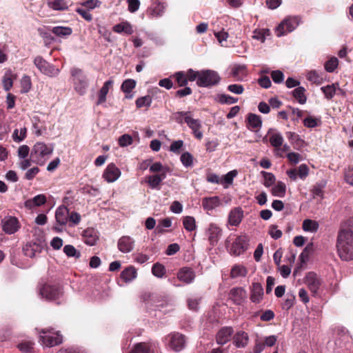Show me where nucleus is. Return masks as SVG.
<instances>
[{
    "label": "nucleus",
    "instance_id": "41",
    "mask_svg": "<svg viewBox=\"0 0 353 353\" xmlns=\"http://www.w3.org/2000/svg\"><path fill=\"white\" fill-rule=\"evenodd\" d=\"M68 216L69 210L65 206H59L55 212L56 221H67Z\"/></svg>",
    "mask_w": 353,
    "mask_h": 353
},
{
    "label": "nucleus",
    "instance_id": "33",
    "mask_svg": "<svg viewBox=\"0 0 353 353\" xmlns=\"http://www.w3.org/2000/svg\"><path fill=\"white\" fill-rule=\"evenodd\" d=\"M248 273L246 268L242 265H234L230 272L232 278L245 277Z\"/></svg>",
    "mask_w": 353,
    "mask_h": 353
},
{
    "label": "nucleus",
    "instance_id": "64",
    "mask_svg": "<svg viewBox=\"0 0 353 353\" xmlns=\"http://www.w3.org/2000/svg\"><path fill=\"white\" fill-rule=\"evenodd\" d=\"M30 153V148L26 145H22L19 147L17 154L19 159L27 158Z\"/></svg>",
    "mask_w": 353,
    "mask_h": 353
},
{
    "label": "nucleus",
    "instance_id": "39",
    "mask_svg": "<svg viewBox=\"0 0 353 353\" xmlns=\"http://www.w3.org/2000/svg\"><path fill=\"white\" fill-rule=\"evenodd\" d=\"M149 170L152 173H163V172L167 174V172L170 171V169L167 166H163L161 162L151 163Z\"/></svg>",
    "mask_w": 353,
    "mask_h": 353
},
{
    "label": "nucleus",
    "instance_id": "56",
    "mask_svg": "<svg viewBox=\"0 0 353 353\" xmlns=\"http://www.w3.org/2000/svg\"><path fill=\"white\" fill-rule=\"evenodd\" d=\"M269 32L268 29L255 30L253 32L252 38L261 42H264L265 40V34Z\"/></svg>",
    "mask_w": 353,
    "mask_h": 353
},
{
    "label": "nucleus",
    "instance_id": "6",
    "mask_svg": "<svg viewBox=\"0 0 353 353\" xmlns=\"http://www.w3.org/2000/svg\"><path fill=\"white\" fill-rule=\"evenodd\" d=\"M221 77L216 71L212 70H200L196 85L202 88H210L219 83Z\"/></svg>",
    "mask_w": 353,
    "mask_h": 353
},
{
    "label": "nucleus",
    "instance_id": "47",
    "mask_svg": "<svg viewBox=\"0 0 353 353\" xmlns=\"http://www.w3.org/2000/svg\"><path fill=\"white\" fill-rule=\"evenodd\" d=\"M39 36L44 40L45 43H50L54 41V37L51 35L50 31L46 28H39L37 29Z\"/></svg>",
    "mask_w": 353,
    "mask_h": 353
},
{
    "label": "nucleus",
    "instance_id": "46",
    "mask_svg": "<svg viewBox=\"0 0 353 353\" xmlns=\"http://www.w3.org/2000/svg\"><path fill=\"white\" fill-rule=\"evenodd\" d=\"M261 174L263 175V176L264 178L263 185L265 187L269 188V187L272 186L275 183L276 178H275V176L272 173L268 172L265 171H262L261 172Z\"/></svg>",
    "mask_w": 353,
    "mask_h": 353
},
{
    "label": "nucleus",
    "instance_id": "59",
    "mask_svg": "<svg viewBox=\"0 0 353 353\" xmlns=\"http://www.w3.org/2000/svg\"><path fill=\"white\" fill-rule=\"evenodd\" d=\"M21 87L23 92H28L31 88V80L29 76L24 75L21 79Z\"/></svg>",
    "mask_w": 353,
    "mask_h": 353
},
{
    "label": "nucleus",
    "instance_id": "35",
    "mask_svg": "<svg viewBox=\"0 0 353 353\" xmlns=\"http://www.w3.org/2000/svg\"><path fill=\"white\" fill-rule=\"evenodd\" d=\"M286 192V185L282 181H279L277 183L272 187L271 192L273 196L278 197H283Z\"/></svg>",
    "mask_w": 353,
    "mask_h": 353
},
{
    "label": "nucleus",
    "instance_id": "17",
    "mask_svg": "<svg viewBox=\"0 0 353 353\" xmlns=\"http://www.w3.org/2000/svg\"><path fill=\"white\" fill-rule=\"evenodd\" d=\"M177 278L185 283H190L195 278L194 271L188 268H181L177 273Z\"/></svg>",
    "mask_w": 353,
    "mask_h": 353
},
{
    "label": "nucleus",
    "instance_id": "16",
    "mask_svg": "<svg viewBox=\"0 0 353 353\" xmlns=\"http://www.w3.org/2000/svg\"><path fill=\"white\" fill-rule=\"evenodd\" d=\"M305 283L310 292L314 295L316 294L321 285L317 276L313 272H309L306 276Z\"/></svg>",
    "mask_w": 353,
    "mask_h": 353
},
{
    "label": "nucleus",
    "instance_id": "58",
    "mask_svg": "<svg viewBox=\"0 0 353 353\" xmlns=\"http://www.w3.org/2000/svg\"><path fill=\"white\" fill-rule=\"evenodd\" d=\"M132 143V138L130 134H125L119 138V144L121 147H126Z\"/></svg>",
    "mask_w": 353,
    "mask_h": 353
},
{
    "label": "nucleus",
    "instance_id": "20",
    "mask_svg": "<svg viewBox=\"0 0 353 353\" xmlns=\"http://www.w3.org/2000/svg\"><path fill=\"white\" fill-rule=\"evenodd\" d=\"M263 296V286L259 283H253L251 290L250 299L254 303H259Z\"/></svg>",
    "mask_w": 353,
    "mask_h": 353
},
{
    "label": "nucleus",
    "instance_id": "51",
    "mask_svg": "<svg viewBox=\"0 0 353 353\" xmlns=\"http://www.w3.org/2000/svg\"><path fill=\"white\" fill-rule=\"evenodd\" d=\"M152 103V97L150 95H146L139 97L136 100V105L137 108L149 107Z\"/></svg>",
    "mask_w": 353,
    "mask_h": 353
},
{
    "label": "nucleus",
    "instance_id": "34",
    "mask_svg": "<svg viewBox=\"0 0 353 353\" xmlns=\"http://www.w3.org/2000/svg\"><path fill=\"white\" fill-rule=\"evenodd\" d=\"M51 32L59 37H65L70 36L72 33V30L70 27L56 26L52 28Z\"/></svg>",
    "mask_w": 353,
    "mask_h": 353
},
{
    "label": "nucleus",
    "instance_id": "9",
    "mask_svg": "<svg viewBox=\"0 0 353 353\" xmlns=\"http://www.w3.org/2000/svg\"><path fill=\"white\" fill-rule=\"evenodd\" d=\"M248 241L249 239L245 235L238 236L232 244L230 249V254L239 256L243 253L248 248Z\"/></svg>",
    "mask_w": 353,
    "mask_h": 353
},
{
    "label": "nucleus",
    "instance_id": "13",
    "mask_svg": "<svg viewBox=\"0 0 353 353\" xmlns=\"http://www.w3.org/2000/svg\"><path fill=\"white\" fill-rule=\"evenodd\" d=\"M185 123L192 130L194 136L198 139H201L203 137V132L200 130V128H201V121L193 119L190 114V117H186Z\"/></svg>",
    "mask_w": 353,
    "mask_h": 353
},
{
    "label": "nucleus",
    "instance_id": "37",
    "mask_svg": "<svg viewBox=\"0 0 353 353\" xmlns=\"http://www.w3.org/2000/svg\"><path fill=\"white\" fill-rule=\"evenodd\" d=\"M130 353H154V351L149 344L139 343L134 345Z\"/></svg>",
    "mask_w": 353,
    "mask_h": 353
},
{
    "label": "nucleus",
    "instance_id": "10",
    "mask_svg": "<svg viewBox=\"0 0 353 353\" xmlns=\"http://www.w3.org/2000/svg\"><path fill=\"white\" fill-rule=\"evenodd\" d=\"M166 339L169 347L176 352L181 351L185 345V336L178 332L169 334Z\"/></svg>",
    "mask_w": 353,
    "mask_h": 353
},
{
    "label": "nucleus",
    "instance_id": "26",
    "mask_svg": "<svg viewBox=\"0 0 353 353\" xmlns=\"http://www.w3.org/2000/svg\"><path fill=\"white\" fill-rule=\"evenodd\" d=\"M248 341V334L243 331L238 332L234 336V343L237 347H244L247 345Z\"/></svg>",
    "mask_w": 353,
    "mask_h": 353
},
{
    "label": "nucleus",
    "instance_id": "3",
    "mask_svg": "<svg viewBox=\"0 0 353 353\" xmlns=\"http://www.w3.org/2000/svg\"><path fill=\"white\" fill-rule=\"evenodd\" d=\"M54 146L52 143L46 144L37 142L30 151V158L33 163L43 165L53 152Z\"/></svg>",
    "mask_w": 353,
    "mask_h": 353
},
{
    "label": "nucleus",
    "instance_id": "44",
    "mask_svg": "<svg viewBox=\"0 0 353 353\" xmlns=\"http://www.w3.org/2000/svg\"><path fill=\"white\" fill-rule=\"evenodd\" d=\"M243 218V211L241 208H235L232 210L228 217V221H241Z\"/></svg>",
    "mask_w": 353,
    "mask_h": 353
},
{
    "label": "nucleus",
    "instance_id": "29",
    "mask_svg": "<svg viewBox=\"0 0 353 353\" xmlns=\"http://www.w3.org/2000/svg\"><path fill=\"white\" fill-rule=\"evenodd\" d=\"M248 128L252 130L259 129L262 125V121L259 115L250 113L248 115Z\"/></svg>",
    "mask_w": 353,
    "mask_h": 353
},
{
    "label": "nucleus",
    "instance_id": "40",
    "mask_svg": "<svg viewBox=\"0 0 353 353\" xmlns=\"http://www.w3.org/2000/svg\"><path fill=\"white\" fill-rule=\"evenodd\" d=\"M305 88L303 87H298L292 91L294 97L301 104H304L306 102L307 98L305 95Z\"/></svg>",
    "mask_w": 353,
    "mask_h": 353
},
{
    "label": "nucleus",
    "instance_id": "62",
    "mask_svg": "<svg viewBox=\"0 0 353 353\" xmlns=\"http://www.w3.org/2000/svg\"><path fill=\"white\" fill-rule=\"evenodd\" d=\"M183 146V141L182 140L174 141L170 146L171 152L179 154Z\"/></svg>",
    "mask_w": 353,
    "mask_h": 353
},
{
    "label": "nucleus",
    "instance_id": "48",
    "mask_svg": "<svg viewBox=\"0 0 353 353\" xmlns=\"http://www.w3.org/2000/svg\"><path fill=\"white\" fill-rule=\"evenodd\" d=\"M180 160L185 168L192 167L193 165V156L188 152H183L181 155Z\"/></svg>",
    "mask_w": 353,
    "mask_h": 353
},
{
    "label": "nucleus",
    "instance_id": "43",
    "mask_svg": "<svg viewBox=\"0 0 353 353\" xmlns=\"http://www.w3.org/2000/svg\"><path fill=\"white\" fill-rule=\"evenodd\" d=\"M63 252L68 257H74L79 259L81 256L79 251L72 245H66L63 248Z\"/></svg>",
    "mask_w": 353,
    "mask_h": 353
},
{
    "label": "nucleus",
    "instance_id": "11",
    "mask_svg": "<svg viewBox=\"0 0 353 353\" xmlns=\"http://www.w3.org/2000/svg\"><path fill=\"white\" fill-rule=\"evenodd\" d=\"M61 294V288L54 285H44L40 290V294L48 300H55Z\"/></svg>",
    "mask_w": 353,
    "mask_h": 353
},
{
    "label": "nucleus",
    "instance_id": "5",
    "mask_svg": "<svg viewBox=\"0 0 353 353\" xmlns=\"http://www.w3.org/2000/svg\"><path fill=\"white\" fill-rule=\"evenodd\" d=\"M39 341L43 346L51 347L61 344L63 337L59 332L52 328L42 329L40 332Z\"/></svg>",
    "mask_w": 353,
    "mask_h": 353
},
{
    "label": "nucleus",
    "instance_id": "50",
    "mask_svg": "<svg viewBox=\"0 0 353 353\" xmlns=\"http://www.w3.org/2000/svg\"><path fill=\"white\" fill-rule=\"evenodd\" d=\"M218 101L222 104H233L237 102L238 99L225 94L218 95Z\"/></svg>",
    "mask_w": 353,
    "mask_h": 353
},
{
    "label": "nucleus",
    "instance_id": "60",
    "mask_svg": "<svg viewBox=\"0 0 353 353\" xmlns=\"http://www.w3.org/2000/svg\"><path fill=\"white\" fill-rule=\"evenodd\" d=\"M298 176L301 179H305L309 174V168L306 164H301L299 166Z\"/></svg>",
    "mask_w": 353,
    "mask_h": 353
},
{
    "label": "nucleus",
    "instance_id": "30",
    "mask_svg": "<svg viewBox=\"0 0 353 353\" xmlns=\"http://www.w3.org/2000/svg\"><path fill=\"white\" fill-rule=\"evenodd\" d=\"M46 196L44 194H38L31 199H28L26 201L25 205L28 208H33L35 206H41L46 203Z\"/></svg>",
    "mask_w": 353,
    "mask_h": 353
},
{
    "label": "nucleus",
    "instance_id": "63",
    "mask_svg": "<svg viewBox=\"0 0 353 353\" xmlns=\"http://www.w3.org/2000/svg\"><path fill=\"white\" fill-rule=\"evenodd\" d=\"M286 157L288 161L293 164H297L302 160L301 155L294 152L288 153Z\"/></svg>",
    "mask_w": 353,
    "mask_h": 353
},
{
    "label": "nucleus",
    "instance_id": "27",
    "mask_svg": "<svg viewBox=\"0 0 353 353\" xmlns=\"http://www.w3.org/2000/svg\"><path fill=\"white\" fill-rule=\"evenodd\" d=\"M220 205L218 196L205 197L202 200V206L205 210H212Z\"/></svg>",
    "mask_w": 353,
    "mask_h": 353
},
{
    "label": "nucleus",
    "instance_id": "7",
    "mask_svg": "<svg viewBox=\"0 0 353 353\" xmlns=\"http://www.w3.org/2000/svg\"><path fill=\"white\" fill-rule=\"evenodd\" d=\"M300 21V18L297 16L287 17L276 29V35L280 37L292 32L299 25Z\"/></svg>",
    "mask_w": 353,
    "mask_h": 353
},
{
    "label": "nucleus",
    "instance_id": "31",
    "mask_svg": "<svg viewBox=\"0 0 353 353\" xmlns=\"http://www.w3.org/2000/svg\"><path fill=\"white\" fill-rule=\"evenodd\" d=\"M68 1L66 0H50L48 6L54 10H66L68 8Z\"/></svg>",
    "mask_w": 353,
    "mask_h": 353
},
{
    "label": "nucleus",
    "instance_id": "25",
    "mask_svg": "<svg viewBox=\"0 0 353 353\" xmlns=\"http://www.w3.org/2000/svg\"><path fill=\"white\" fill-rule=\"evenodd\" d=\"M84 241L90 246L94 245L99 239L98 233L93 229H87L83 231Z\"/></svg>",
    "mask_w": 353,
    "mask_h": 353
},
{
    "label": "nucleus",
    "instance_id": "32",
    "mask_svg": "<svg viewBox=\"0 0 353 353\" xmlns=\"http://www.w3.org/2000/svg\"><path fill=\"white\" fill-rule=\"evenodd\" d=\"M165 12V6L162 3H157L148 10V15L150 17H161Z\"/></svg>",
    "mask_w": 353,
    "mask_h": 353
},
{
    "label": "nucleus",
    "instance_id": "1",
    "mask_svg": "<svg viewBox=\"0 0 353 353\" xmlns=\"http://www.w3.org/2000/svg\"><path fill=\"white\" fill-rule=\"evenodd\" d=\"M336 251L343 261L353 260V222L342 225L338 232Z\"/></svg>",
    "mask_w": 353,
    "mask_h": 353
},
{
    "label": "nucleus",
    "instance_id": "49",
    "mask_svg": "<svg viewBox=\"0 0 353 353\" xmlns=\"http://www.w3.org/2000/svg\"><path fill=\"white\" fill-rule=\"evenodd\" d=\"M321 90L327 99H331L336 93V88L334 84L321 87Z\"/></svg>",
    "mask_w": 353,
    "mask_h": 353
},
{
    "label": "nucleus",
    "instance_id": "52",
    "mask_svg": "<svg viewBox=\"0 0 353 353\" xmlns=\"http://www.w3.org/2000/svg\"><path fill=\"white\" fill-rule=\"evenodd\" d=\"M26 128H21L20 130L15 129L12 134L13 139L17 142L23 141L26 136Z\"/></svg>",
    "mask_w": 353,
    "mask_h": 353
},
{
    "label": "nucleus",
    "instance_id": "42",
    "mask_svg": "<svg viewBox=\"0 0 353 353\" xmlns=\"http://www.w3.org/2000/svg\"><path fill=\"white\" fill-rule=\"evenodd\" d=\"M165 272L166 270L164 265L159 263H154L152 268V273L156 277L162 278L165 274Z\"/></svg>",
    "mask_w": 353,
    "mask_h": 353
},
{
    "label": "nucleus",
    "instance_id": "24",
    "mask_svg": "<svg viewBox=\"0 0 353 353\" xmlns=\"http://www.w3.org/2000/svg\"><path fill=\"white\" fill-rule=\"evenodd\" d=\"M112 29L114 32L119 34L124 33L125 34L130 35L134 32L132 25L128 21L116 24L113 26Z\"/></svg>",
    "mask_w": 353,
    "mask_h": 353
},
{
    "label": "nucleus",
    "instance_id": "12",
    "mask_svg": "<svg viewBox=\"0 0 353 353\" xmlns=\"http://www.w3.org/2000/svg\"><path fill=\"white\" fill-rule=\"evenodd\" d=\"M121 174L120 170L114 163H110L105 169L103 178L108 183H113L120 177Z\"/></svg>",
    "mask_w": 353,
    "mask_h": 353
},
{
    "label": "nucleus",
    "instance_id": "14",
    "mask_svg": "<svg viewBox=\"0 0 353 353\" xmlns=\"http://www.w3.org/2000/svg\"><path fill=\"white\" fill-rule=\"evenodd\" d=\"M117 247L120 252L129 253L134 249V241L129 236H123L119 239Z\"/></svg>",
    "mask_w": 353,
    "mask_h": 353
},
{
    "label": "nucleus",
    "instance_id": "19",
    "mask_svg": "<svg viewBox=\"0 0 353 353\" xmlns=\"http://www.w3.org/2000/svg\"><path fill=\"white\" fill-rule=\"evenodd\" d=\"M113 83L114 81L112 79H109L103 83L98 94V99L97 101V105H101L105 102L106 96L109 92L110 88L112 87Z\"/></svg>",
    "mask_w": 353,
    "mask_h": 353
},
{
    "label": "nucleus",
    "instance_id": "38",
    "mask_svg": "<svg viewBox=\"0 0 353 353\" xmlns=\"http://www.w3.org/2000/svg\"><path fill=\"white\" fill-rule=\"evenodd\" d=\"M20 228L19 222H3V230L9 234H14Z\"/></svg>",
    "mask_w": 353,
    "mask_h": 353
},
{
    "label": "nucleus",
    "instance_id": "28",
    "mask_svg": "<svg viewBox=\"0 0 353 353\" xmlns=\"http://www.w3.org/2000/svg\"><path fill=\"white\" fill-rule=\"evenodd\" d=\"M208 239L211 244H214L217 242L221 234V230L215 223L210 224L208 230Z\"/></svg>",
    "mask_w": 353,
    "mask_h": 353
},
{
    "label": "nucleus",
    "instance_id": "15",
    "mask_svg": "<svg viewBox=\"0 0 353 353\" xmlns=\"http://www.w3.org/2000/svg\"><path fill=\"white\" fill-rule=\"evenodd\" d=\"M166 176L167 174L164 172L163 173L150 175L146 178V183L150 188L160 190V185Z\"/></svg>",
    "mask_w": 353,
    "mask_h": 353
},
{
    "label": "nucleus",
    "instance_id": "57",
    "mask_svg": "<svg viewBox=\"0 0 353 353\" xmlns=\"http://www.w3.org/2000/svg\"><path fill=\"white\" fill-rule=\"evenodd\" d=\"M338 59L336 57L329 59L325 63V69L329 72H333L338 66Z\"/></svg>",
    "mask_w": 353,
    "mask_h": 353
},
{
    "label": "nucleus",
    "instance_id": "8",
    "mask_svg": "<svg viewBox=\"0 0 353 353\" xmlns=\"http://www.w3.org/2000/svg\"><path fill=\"white\" fill-rule=\"evenodd\" d=\"M34 64L42 74L50 77H57L60 72L59 68L47 62L41 56H37L34 59Z\"/></svg>",
    "mask_w": 353,
    "mask_h": 353
},
{
    "label": "nucleus",
    "instance_id": "4",
    "mask_svg": "<svg viewBox=\"0 0 353 353\" xmlns=\"http://www.w3.org/2000/svg\"><path fill=\"white\" fill-rule=\"evenodd\" d=\"M70 74L74 90L79 95H84L89 85L86 75L82 70L77 68H71Z\"/></svg>",
    "mask_w": 353,
    "mask_h": 353
},
{
    "label": "nucleus",
    "instance_id": "45",
    "mask_svg": "<svg viewBox=\"0 0 353 353\" xmlns=\"http://www.w3.org/2000/svg\"><path fill=\"white\" fill-rule=\"evenodd\" d=\"M201 301V297L198 296L188 298L187 301L188 308L191 310L197 311L199 310Z\"/></svg>",
    "mask_w": 353,
    "mask_h": 353
},
{
    "label": "nucleus",
    "instance_id": "36",
    "mask_svg": "<svg viewBox=\"0 0 353 353\" xmlns=\"http://www.w3.org/2000/svg\"><path fill=\"white\" fill-rule=\"evenodd\" d=\"M270 143L276 148L279 149L283 145V138L281 133L274 132L270 135Z\"/></svg>",
    "mask_w": 353,
    "mask_h": 353
},
{
    "label": "nucleus",
    "instance_id": "21",
    "mask_svg": "<svg viewBox=\"0 0 353 353\" xmlns=\"http://www.w3.org/2000/svg\"><path fill=\"white\" fill-rule=\"evenodd\" d=\"M137 276V270L134 267L130 265L125 268L120 274L121 279L125 283L132 282Z\"/></svg>",
    "mask_w": 353,
    "mask_h": 353
},
{
    "label": "nucleus",
    "instance_id": "22",
    "mask_svg": "<svg viewBox=\"0 0 353 353\" xmlns=\"http://www.w3.org/2000/svg\"><path fill=\"white\" fill-rule=\"evenodd\" d=\"M246 292L242 288H235L230 290L231 299L236 304H241L246 299Z\"/></svg>",
    "mask_w": 353,
    "mask_h": 353
},
{
    "label": "nucleus",
    "instance_id": "61",
    "mask_svg": "<svg viewBox=\"0 0 353 353\" xmlns=\"http://www.w3.org/2000/svg\"><path fill=\"white\" fill-rule=\"evenodd\" d=\"M271 77L275 83H281L284 80V74L281 70L272 71Z\"/></svg>",
    "mask_w": 353,
    "mask_h": 353
},
{
    "label": "nucleus",
    "instance_id": "2",
    "mask_svg": "<svg viewBox=\"0 0 353 353\" xmlns=\"http://www.w3.org/2000/svg\"><path fill=\"white\" fill-rule=\"evenodd\" d=\"M34 232H38V236L27 242L23 247V254L29 258L38 256L47 246L43 232L37 229L34 230Z\"/></svg>",
    "mask_w": 353,
    "mask_h": 353
},
{
    "label": "nucleus",
    "instance_id": "18",
    "mask_svg": "<svg viewBox=\"0 0 353 353\" xmlns=\"http://www.w3.org/2000/svg\"><path fill=\"white\" fill-rule=\"evenodd\" d=\"M233 333V330L231 327H225L219 331L216 334V341L220 345H224L228 342Z\"/></svg>",
    "mask_w": 353,
    "mask_h": 353
},
{
    "label": "nucleus",
    "instance_id": "53",
    "mask_svg": "<svg viewBox=\"0 0 353 353\" xmlns=\"http://www.w3.org/2000/svg\"><path fill=\"white\" fill-rule=\"evenodd\" d=\"M174 76L179 87H183L188 84V79L183 72H177Z\"/></svg>",
    "mask_w": 353,
    "mask_h": 353
},
{
    "label": "nucleus",
    "instance_id": "23",
    "mask_svg": "<svg viewBox=\"0 0 353 353\" xmlns=\"http://www.w3.org/2000/svg\"><path fill=\"white\" fill-rule=\"evenodd\" d=\"M136 81L132 79H125L121 84V89L125 93L126 99H132L133 94L132 93V90L136 86Z\"/></svg>",
    "mask_w": 353,
    "mask_h": 353
},
{
    "label": "nucleus",
    "instance_id": "54",
    "mask_svg": "<svg viewBox=\"0 0 353 353\" xmlns=\"http://www.w3.org/2000/svg\"><path fill=\"white\" fill-rule=\"evenodd\" d=\"M319 228L318 222H303V229L305 232H316Z\"/></svg>",
    "mask_w": 353,
    "mask_h": 353
},
{
    "label": "nucleus",
    "instance_id": "55",
    "mask_svg": "<svg viewBox=\"0 0 353 353\" xmlns=\"http://www.w3.org/2000/svg\"><path fill=\"white\" fill-rule=\"evenodd\" d=\"M190 112H176L173 114V119L179 124H182L183 121L185 122L186 117H190Z\"/></svg>",
    "mask_w": 353,
    "mask_h": 353
}]
</instances>
